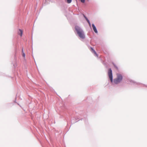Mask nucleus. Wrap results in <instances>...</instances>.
Instances as JSON below:
<instances>
[{
    "mask_svg": "<svg viewBox=\"0 0 147 147\" xmlns=\"http://www.w3.org/2000/svg\"><path fill=\"white\" fill-rule=\"evenodd\" d=\"M75 29L78 36L80 38L84 39L85 38L84 32L80 27L76 26H75Z\"/></svg>",
    "mask_w": 147,
    "mask_h": 147,
    "instance_id": "nucleus-1",
    "label": "nucleus"
},
{
    "mask_svg": "<svg viewBox=\"0 0 147 147\" xmlns=\"http://www.w3.org/2000/svg\"><path fill=\"white\" fill-rule=\"evenodd\" d=\"M123 79V76L119 74H117V78L113 80V82L116 84H117L121 81Z\"/></svg>",
    "mask_w": 147,
    "mask_h": 147,
    "instance_id": "nucleus-2",
    "label": "nucleus"
},
{
    "mask_svg": "<svg viewBox=\"0 0 147 147\" xmlns=\"http://www.w3.org/2000/svg\"><path fill=\"white\" fill-rule=\"evenodd\" d=\"M108 74L109 78L111 82H112L113 81L112 72V70L111 68H110L108 70Z\"/></svg>",
    "mask_w": 147,
    "mask_h": 147,
    "instance_id": "nucleus-3",
    "label": "nucleus"
},
{
    "mask_svg": "<svg viewBox=\"0 0 147 147\" xmlns=\"http://www.w3.org/2000/svg\"><path fill=\"white\" fill-rule=\"evenodd\" d=\"M92 26L93 29L95 33H98L97 31L96 28V27L94 26V24H93L92 25Z\"/></svg>",
    "mask_w": 147,
    "mask_h": 147,
    "instance_id": "nucleus-4",
    "label": "nucleus"
},
{
    "mask_svg": "<svg viewBox=\"0 0 147 147\" xmlns=\"http://www.w3.org/2000/svg\"><path fill=\"white\" fill-rule=\"evenodd\" d=\"M23 31L22 30L20 29H19L18 31V34L19 35H20L21 36H22V35Z\"/></svg>",
    "mask_w": 147,
    "mask_h": 147,
    "instance_id": "nucleus-5",
    "label": "nucleus"
},
{
    "mask_svg": "<svg viewBox=\"0 0 147 147\" xmlns=\"http://www.w3.org/2000/svg\"><path fill=\"white\" fill-rule=\"evenodd\" d=\"M91 51L94 53V54L97 57H98V55L96 53L95 50L92 47L90 48Z\"/></svg>",
    "mask_w": 147,
    "mask_h": 147,
    "instance_id": "nucleus-6",
    "label": "nucleus"
},
{
    "mask_svg": "<svg viewBox=\"0 0 147 147\" xmlns=\"http://www.w3.org/2000/svg\"><path fill=\"white\" fill-rule=\"evenodd\" d=\"M22 56L23 57H25V54L23 52V49H22Z\"/></svg>",
    "mask_w": 147,
    "mask_h": 147,
    "instance_id": "nucleus-7",
    "label": "nucleus"
},
{
    "mask_svg": "<svg viewBox=\"0 0 147 147\" xmlns=\"http://www.w3.org/2000/svg\"><path fill=\"white\" fill-rule=\"evenodd\" d=\"M72 0H67V2L68 3H71V2Z\"/></svg>",
    "mask_w": 147,
    "mask_h": 147,
    "instance_id": "nucleus-8",
    "label": "nucleus"
},
{
    "mask_svg": "<svg viewBox=\"0 0 147 147\" xmlns=\"http://www.w3.org/2000/svg\"><path fill=\"white\" fill-rule=\"evenodd\" d=\"M80 0L82 3H84L85 2V0Z\"/></svg>",
    "mask_w": 147,
    "mask_h": 147,
    "instance_id": "nucleus-9",
    "label": "nucleus"
},
{
    "mask_svg": "<svg viewBox=\"0 0 147 147\" xmlns=\"http://www.w3.org/2000/svg\"><path fill=\"white\" fill-rule=\"evenodd\" d=\"M87 22L90 25V22L89 21V20H88L87 21Z\"/></svg>",
    "mask_w": 147,
    "mask_h": 147,
    "instance_id": "nucleus-10",
    "label": "nucleus"
},
{
    "mask_svg": "<svg viewBox=\"0 0 147 147\" xmlns=\"http://www.w3.org/2000/svg\"><path fill=\"white\" fill-rule=\"evenodd\" d=\"M84 17L87 21L88 20V19L85 16H84Z\"/></svg>",
    "mask_w": 147,
    "mask_h": 147,
    "instance_id": "nucleus-11",
    "label": "nucleus"
},
{
    "mask_svg": "<svg viewBox=\"0 0 147 147\" xmlns=\"http://www.w3.org/2000/svg\"><path fill=\"white\" fill-rule=\"evenodd\" d=\"M115 67L117 69V67L115 66Z\"/></svg>",
    "mask_w": 147,
    "mask_h": 147,
    "instance_id": "nucleus-12",
    "label": "nucleus"
}]
</instances>
